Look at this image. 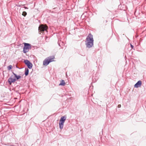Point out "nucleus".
<instances>
[{
    "mask_svg": "<svg viewBox=\"0 0 146 146\" xmlns=\"http://www.w3.org/2000/svg\"><path fill=\"white\" fill-rule=\"evenodd\" d=\"M131 45V48H133V46L131 44V45Z\"/></svg>",
    "mask_w": 146,
    "mask_h": 146,
    "instance_id": "nucleus-17",
    "label": "nucleus"
},
{
    "mask_svg": "<svg viewBox=\"0 0 146 146\" xmlns=\"http://www.w3.org/2000/svg\"><path fill=\"white\" fill-rule=\"evenodd\" d=\"M27 67H28V68L30 69H31L32 68V66H33V64H26Z\"/></svg>",
    "mask_w": 146,
    "mask_h": 146,
    "instance_id": "nucleus-13",
    "label": "nucleus"
},
{
    "mask_svg": "<svg viewBox=\"0 0 146 146\" xmlns=\"http://www.w3.org/2000/svg\"><path fill=\"white\" fill-rule=\"evenodd\" d=\"M121 107V105L120 104H119L118 105V108H120Z\"/></svg>",
    "mask_w": 146,
    "mask_h": 146,
    "instance_id": "nucleus-16",
    "label": "nucleus"
},
{
    "mask_svg": "<svg viewBox=\"0 0 146 146\" xmlns=\"http://www.w3.org/2000/svg\"><path fill=\"white\" fill-rule=\"evenodd\" d=\"M12 76L9 78L8 80V82L9 84H11L12 83L15 82L16 81L15 78H12Z\"/></svg>",
    "mask_w": 146,
    "mask_h": 146,
    "instance_id": "nucleus-7",
    "label": "nucleus"
},
{
    "mask_svg": "<svg viewBox=\"0 0 146 146\" xmlns=\"http://www.w3.org/2000/svg\"><path fill=\"white\" fill-rule=\"evenodd\" d=\"M23 44H24V46L23 48V51L24 53H25L28 52L29 50L31 49V45L29 43H24Z\"/></svg>",
    "mask_w": 146,
    "mask_h": 146,
    "instance_id": "nucleus-3",
    "label": "nucleus"
},
{
    "mask_svg": "<svg viewBox=\"0 0 146 146\" xmlns=\"http://www.w3.org/2000/svg\"><path fill=\"white\" fill-rule=\"evenodd\" d=\"M48 27L46 25H41L38 27V30L39 31L41 32H44V31H47Z\"/></svg>",
    "mask_w": 146,
    "mask_h": 146,
    "instance_id": "nucleus-5",
    "label": "nucleus"
},
{
    "mask_svg": "<svg viewBox=\"0 0 146 146\" xmlns=\"http://www.w3.org/2000/svg\"><path fill=\"white\" fill-rule=\"evenodd\" d=\"M99 77V74L96 72L95 74H93L92 77V80L93 82H96L98 79Z\"/></svg>",
    "mask_w": 146,
    "mask_h": 146,
    "instance_id": "nucleus-6",
    "label": "nucleus"
},
{
    "mask_svg": "<svg viewBox=\"0 0 146 146\" xmlns=\"http://www.w3.org/2000/svg\"><path fill=\"white\" fill-rule=\"evenodd\" d=\"M54 57L52 56L47 57L44 60L43 64H48L50 62L54 61Z\"/></svg>",
    "mask_w": 146,
    "mask_h": 146,
    "instance_id": "nucleus-4",
    "label": "nucleus"
},
{
    "mask_svg": "<svg viewBox=\"0 0 146 146\" xmlns=\"http://www.w3.org/2000/svg\"><path fill=\"white\" fill-rule=\"evenodd\" d=\"M44 65H46V66L47 65H48V64H43Z\"/></svg>",
    "mask_w": 146,
    "mask_h": 146,
    "instance_id": "nucleus-19",
    "label": "nucleus"
},
{
    "mask_svg": "<svg viewBox=\"0 0 146 146\" xmlns=\"http://www.w3.org/2000/svg\"><path fill=\"white\" fill-rule=\"evenodd\" d=\"M12 73L15 76L16 80H18L21 78V76L20 75L17 76L16 74L15 73L13 72Z\"/></svg>",
    "mask_w": 146,
    "mask_h": 146,
    "instance_id": "nucleus-9",
    "label": "nucleus"
},
{
    "mask_svg": "<svg viewBox=\"0 0 146 146\" xmlns=\"http://www.w3.org/2000/svg\"><path fill=\"white\" fill-rule=\"evenodd\" d=\"M24 62L25 63V64H31V62L27 60H25L24 61Z\"/></svg>",
    "mask_w": 146,
    "mask_h": 146,
    "instance_id": "nucleus-12",
    "label": "nucleus"
},
{
    "mask_svg": "<svg viewBox=\"0 0 146 146\" xmlns=\"http://www.w3.org/2000/svg\"><path fill=\"white\" fill-rule=\"evenodd\" d=\"M65 84V83L64 80H62L59 84V85L64 86Z\"/></svg>",
    "mask_w": 146,
    "mask_h": 146,
    "instance_id": "nucleus-11",
    "label": "nucleus"
},
{
    "mask_svg": "<svg viewBox=\"0 0 146 146\" xmlns=\"http://www.w3.org/2000/svg\"><path fill=\"white\" fill-rule=\"evenodd\" d=\"M66 118V116H63L61 117L59 120V125L60 129H63L64 122Z\"/></svg>",
    "mask_w": 146,
    "mask_h": 146,
    "instance_id": "nucleus-2",
    "label": "nucleus"
},
{
    "mask_svg": "<svg viewBox=\"0 0 146 146\" xmlns=\"http://www.w3.org/2000/svg\"><path fill=\"white\" fill-rule=\"evenodd\" d=\"M142 85V82L141 80L138 81L134 85V87L138 88L140 87Z\"/></svg>",
    "mask_w": 146,
    "mask_h": 146,
    "instance_id": "nucleus-8",
    "label": "nucleus"
},
{
    "mask_svg": "<svg viewBox=\"0 0 146 146\" xmlns=\"http://www.w3.org/2000/svg\"><path fill=\"white\" fill-rule=\"evenodd\" d=\"M29 73V70L28 68H25V76H27Z\"/></svg>",
    "mask_w": 146,
    "mask_h": 146,
    "instance_id": "nucleus-10",
    "label": "nucleus"
},
{
    "mask_svg": "<svg viewBox=\"0 0 146 146\" xmlns=\"http://www.w3.org/2000/svg\"><path fill=\"white\" fill-rule=\"evenodd\" d=\"M27 14V13L25 11H23L22 14V15L24 16H25Z\"/></svg>",
    "mask_w": 146,
    "mask_h": 146,
    "instance_id": "nucleus-14",
    "label": "nucleus"
},
{
    "mask_svg": "<svg viewBox=\"0 0 146 146\" xmlns=\"http://www.w3.org/2000/svg\"><path fill=\"white\" fill-rule=\"evenodd\" d=\"M12 66L11 65H9L8 67L7 68L8 70H10L12 68Z\"/></svg>",
    "mask_w": 146,
    "mask_h": 146,
    "instance_id": "nucleus-15",
    "label": "nucleus"
},
{
    "mask_svg": "<svg viewBox=\"0 0 146 146\" xmlns=\"http://www.w3.org/2000/svg\"><path fill=\"white\" fill-rule=\"evenodd\" d=\"M24 8L25 9H28V8H27V7H24Z\"/></svg>",
    "mask_w": 146,
    "mask_h": 146,
    "instance_id": "nucleus-18",
    "label": "nucleus"
},
{
    "mask_svg": "<svg viewBox=\"0 0 146 146\" xmlns=\"http://www.w3.org/2000/svg\"><path fill=\"white\" fill-rule=\"evenodd\" d=\"M93 36L91 34H89L86 38V46L89 48L91 47L93 45Z\"/></svg>",
    "mask_w": 146,
    "mask_h": 146,
    "instance_id": "nucleus-1",
    "label": "nucleus"
}]
</instances>
